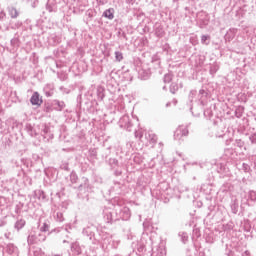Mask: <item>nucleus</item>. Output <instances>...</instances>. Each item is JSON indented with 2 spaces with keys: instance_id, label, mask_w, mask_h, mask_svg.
Segmentation results:
<instances>
[{
  "instance_id": "7ed1b4c3",
  "label": "nucleus",
  "mask_w": 256,
  "mask_h": 256,
  "mask_svg": "<svg viewBox=\"0 0 256 256\" xmlns=\"http://www.w3.org/2000/svg\"><path fill=\"white\" fill-rule=\"evenodd\" d=\"M116 61H123V53L115 52Z\"/></svg>"
},
{
  "instance_id": "20e7f679",
  "label": "nucleus",
  "mask_w": 256,
  "mask_h": 256,
  "mask_svg": "<svg viewBox=\"0 0 256 256\" xmlns=\"http://www.w3.org/2000/svg\"><path fill=\"white\" fill-rule=\"evenodd\" d=\"M209 39V37L207 36H202V41H207Z\"/></svg>"
},
{
  "instance_id": "f257e3e1",
  "label": "nucleus",
  "mask_w": 256,
  "mask_h": 256,
  "mask_svg": "<svg viewBox=\"0 0 256 256\" xmlns=\"http://www.w3.org/2000/svg\"><path fill=\"white\" fill-rule=\"evenodd\" d=\"M30 102L32 105H36V107H41L43 105V98L39 95V92H34Z\"/></svg>"
},
{
  "instance_id": "f03ea898",
  "label": "nucleus",
  "mask_w": 256,
  "mask_h": 256,
  "mask_svg": "<svg viewBox=\"0 0 256 256\" xmlns=\"http://www.w3.org/2000/svg\"><path fill=\"white\" fill-rule=\"evenodd\" d=\"M103 17H106V19H109L110 21L115 19V9L109 8L103 13Z\"/></svg>"
}]
</instances>
